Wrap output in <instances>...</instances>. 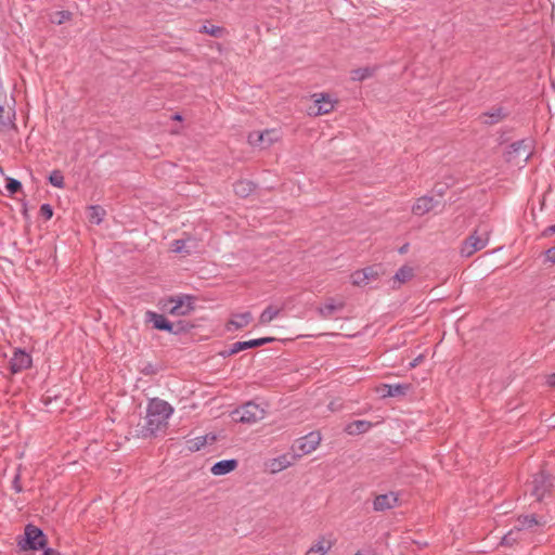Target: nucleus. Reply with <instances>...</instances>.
Instances as JSON below:
<instances>
[{
    "instance_id": "obj_9",
    "label": "nucleus",
    "mask_w": 555,
    "mask_h": 555,
    "mask_svg": "<svg viewBox=\"0 0 555 555\" xmlns=\"http://www.w3.org/2000/svg\"><path fill=\"white\" fill-rule=\"evenodd\" d=\"M314 102L313 107L309 108V115L320 116L331 113L335 108L337 100L331 98L328 93H314L312 94Z\"/></svg>"
},
{
    "instance_id": "obj_45",
    "label": "nucleus",
    "mask_w": 555,
    "mask_h": 555,
    "mask_svg": "<svg viewBox=\"0 0 555 555\" xmlns=\"http://www.w3.org/2000/svg\"><path fill=\"white\" fill-rule=\"evenodd\" d=\"M554 234H555V224L548 225L542 232V235L545 236V237L552 236Z\"/></svg>"
},
{
    "instance_id": "obj_11",
    "label": "nucleus",
    "mask_w": 555,
    "mask_h": 555,
    "mask_svg": "<svg viewBox=\"0 0 555 555\" xmlns=\"http://www.w3.org/2000/svg\"><path fill=\"white\" fill-rule=\"evenodd\" d=\"M31 364V356L25 350L16 348L10 359V371L12 374H17L29 369Z\"/></svg>"
},
{
    "instance_id": "obj_43",
    "label": "nucleus",
    "mask_w": 555,
    "mask_h": 555,
    "mask_svg": "<svg viewBox=\"0 0 555 555\" xmlns=\"http://www.w3.org/2000/svg\"><path fill=\"white\" fill-rule=\"evenodd\" d=\"M273 340H274V338H273V337H262V338H256V339H254V341L256 343V344H255V346H256V347L263 346V345H266V344H268V343H271V341H273Z\"/></svg>"
},
{
    "instance_id": "obj_29",
    "label": "nucleus",
    "mask_w": 555,
    "mask_h": 555,
    "mask_svg": "<svg viewBox=\"0 0 555 555\" xmlns=\"http://www.w3.org/2000/svg\"><path fill=\"white\" fill-rule=\"evenodd\" d=\"M274 138L275 129H269L264 131H254L248 134V143L251 145H260L263 143L266 135H271Z\"/></svg>"
},
{
    "instance_id": "obj_23",
    "label": "nucleus",
    "mask_w": 555,
    "mask_h": 555,
    "mask_svg": "<svg viewBox=\"0 0 555 555\" xmlns=\"http://www.w3.org/2000/svg\"><path fill=\"white\" fill-rule=\"evenodd\" d=\"M345 304L343 301L335 302L334 299H328L323 306H321L318 311L319 314L324 318H331L336 311H339L344 308Z\"/></svg>"
},
{
    "instance_id": "obj_2",
    "label": "nucleus",
    "mask_w": 555,
    "mask_h": 555,
    "mask_svg": "<svg viewBox=\"0 0 555 555\" xmlns=\"http://www.w3.org/2000/svg\"><path fill=\"white\" fill-rule=\"evenodd\" d=\"M490 227L487 223L479 224L476 230L463 242L461 255L470 257L485 248L489 242Z\"/></svg>"
},
{
    "instance_id": "obj_14",
    "label": "nucleus",
    "mask_w": 555,
    "mask_h": 555,
    "mask_svg": "<svg viewBox=\"0 0 555 555\" xmlns=\"http://www.w3.org/2000/svg\"><path fill=\"white\" fill-rule=\"evenodd\" d=\"M145 321L152 323L153 327L159 331L173 332V324L169 322L163 314L154 311H146Z\"/></svg>"
},
{
    "instance_id": "obj_25",
    "label": "nucleus",
    "mask_w": 555,
    "mask_h": 555,
    "mask_svg": "<svg viewBox=\"0 0 555 555\" xmlns=\"http://www.w3.org/2000/svg\"><path fill=\"white\" fill-rule=\"evenodd\" d=\"M234 193L240 197H247L255 191V184L248 180H240L233 185Z\"/></svg>"
},
{
    "instance_id": "obj_42",
    "label": "nucleus",
    "mask_w": 555,
    "mask_h": 555,
    "mask_svg": "<svg viewBox=\"0 0 555 555\" xmlns=\"http://www.w3.org/2000/svg\"><path fill=\"white\" fill-rule=\"evenodd\" d=\"M545 261L555 263V246L545 251Z\"/></svg>"
},
{
    "instance_id": "obj_22",
    "label": "nucleus",
    "mask_w": 555,
    "mask_h": 555,
    "mask_svg": "<svg viewBox=\"0 0 555 555\" xmlns=\"http://www.w3.org/2000/svg\"><path fill=\"white\" fill-rule=\"evenodd\" d=\"M237 466V461L234 459L231 460H222L215 463L210 469L211 474L215 476H222L231 473Z\"/></svg>"
},
{
    "instance_id": "obj_37",
    "label": "nucleus",
    "mask_w": 555,
    "mask_h": 555,
    "mask_svg": "<svg viewBox=\"0 0 555 555\" xmlns=\"http://www.w3.org/2000/svg\"><path fill=\"white\" fill-rule=\"evenodd\" d=\"M199 33L202 34H208L212 37L219 38L223 34V28L215 25H203L199 29Z\"/></svg>"
},
{
    "instance_id": "obj_24",
    "label": "nucleus",
    "mask_w": 555,
    "mask_h": 555,
    "mask_svg": "<svg viewBox=\"0 0 555 555\" xmlns=\"http://www.w3.org/2000/svg\"><path fill=\"white\" fill-rule=\"evenodd\" d=\"M534 515H524L517 518V525L515 528L518 531H522L525 529L533 528L534 526L543 525Z\"/></svg>"
},
{
    "instance_id": "obj_16",
    "label": "nucleus",
    "mask_w": 555,
    "mask_h": 555,
    "mask_svg": "<svg viewBox=\"0 0 555 555\" xmlns=\"http://www.w3.org/2000/svg\"><path fill=\"white\" fill-rule=\"evenodd\" d=\"M436 206V202L431 196H422L416 199L412 206V214L415 216H424L431 211Z\"/></svg>"
},
{
    "instance_id": "obj_31",
    "label": "nucleus",
    "mask_w": 555,
    "mask_h": 555,
    "mask_svg": "<svg viewBox=\"0 0 555 555\" xmlns=\"http://www.w3.org/2000/svg\"><path fill=\"white\" fill-rule=\"evenodd\" d=\"M89 210H90V212H89L90 221L95 224H100L104 219L105 210L101 206H98V205L91 206L89 208Z\"/></svg>"
},
{
    "instance_id": "obj_3",
    "label": "nucleus",
    "mask_w": 555,
    "mask_h": 555,
    "mask_svg": "<svg viewBox=\"0 0 555 555\" xmlns=\"http://www.w3.org/2000/svg\"><path fill=\"white\" fill-rule=\"evenodd\" d=\"M15 100L9 96L3 86L0 87V132L16 129Z\"/></svg>"
},
{
    "instance_id": "obj_5",
    "label": "nucleus",
    "mask_w": 555,
    "mask_h": 555,
    "mask_svg": "<svg viewBox=\"0 0 555 555\" xmlns=\"http://www.w3.org/2000/svg\"><path fill=\"white\" fill-rule=\"evenodd\" d=\"M322 440L319 431H311L308 435L298 438L293 444V459H299L302 455L310 454L320 446Z\"/></svg>"
},
{
    "instance_id": "obj_4",
    "label": "nucleus",
    "mask_w": 555,
    "mask_h": 555,
    "mask_svg": "<svg viewBox=\"0 0 555 555\" xmlns=\"http://www.w3.org/2000/svg\"><path fill=\"white\" fill-rule=\"evenodd\" d=\"M17 545L22 551L43 550L47 545V537L40 528L28 524L24 529V535L18 539Z\"/></svg>"
},
{
    "instance_id": "obj_49",
    "label": "nucleus",
    "mask_w": 555,
    "mask_h": 555,
    "mask_svg": "<svg viewBox=\"0 0 555 555\" xmlns=\"http://www.w3.org/2000/svg\"><path fill=\"white\" fill-rule=\"evenodd\" d=\"M354 555H364L362 552L358 551Z\"/></svg>"
},
{
    "instance_id": "obj_30",
    "label": "nucleus",
    "mask_w": 555,
    "mask_h": 555,
    "mask_svg": "<svg viewBox=\"0 0 555 555\" xmlns=\"http://www.w3.org/2000/svg\"><path fill=\"white\" fill-rule=\"evenodd\" d=\"M192 240L190 237L188 238H180V240H175L172 243H171V249L172 251L177 253V254H186V255H190L192 253V249L190 248V246L188 245Z\"/></svg>"
},
{
    "instance_id": "obj_6",
    "label": "nucleus",
    "mask_w": 555,
    "mask_h": 555,
    "mask_svg": "<svg viewBox=\"0 0 555 555\" xmlns=\"http://www.w3.org/2000/svg\"><path fill=\"white\" fill-rule=\"evenodd\" d=\"M165 309L171 315H188L194 310V298L189 295L171 297L165 305Z\"/></svg>"
},
{
    "instance_id": "obj_39",
    "label": "nucleus",
    "mask_w": 555,
    "mask_h": 555,
    "mask_svg": "<svg viewBox=\"0 0 555 555\" xmlns=\"http://www.w3.org/2000/svg\"><path fill=\"white\" fill-rule=\"evenodd\" d=\"M140 372L145 376H152L159 372V367L151 362H147L141 366Z\"/></svg>"
},
{
    "instance_id": "obj_40",
    "label": "nucleus",
    "mask_w": 555,
    "mask_h": 555,
    "mask_svg": "<svg viewBox=\"0 0 555 555\" xmlns=\"http://www.w3.org/2000/svg\"><path fill=\"white\" fill-rule=\"evenodd\" d=\"M372 75V72L370 68H359L352 72V79L353 80H364L365 78L370 77Z\"/></svg>"
},
{
    "instance_id": "obj_17",
    "label": "nucleus",
    "mask_w": 555,
    "mask_h": 555,
    "mask_svg": "<svg viewBox=\"0 0 555 555\" xmlns=\"http://www.w3.org/2000/svg\"><path fill=\"white\" fill-rule=\"evenodd\" d=\"M334 545V541L322 535L308 548L305 555H325Z\"/></svg>"
},
{
    "instance_id": "obj_10",
    "label": "nucleus",
    "mask_w": 555,
    "mask_h": 555,
    "mask_svg": "<svg viewBox=\"0 0 555 555\" xmlns=\"http://www.w3.org/2000/svg\"><path fill=\"white\" fill-rule=\"evenodd\" d=\"M531 485V494L538 501H541L551 491L553 486L551 476L543 470L533 476Z\"/></svg>"
},
{
    "instance_id": "obj_20",
    "label": "nucleus",
    "mask_w": 555,
    "mask_h": 555,
    "mask_svg": "<svg viewBox=\"0 0 555 555\" xmlns=\"http://www.w3.org/2000/svg\"><path fill=\"white\" fill-rule=\"evenodd\" d=\"M507 116L505 109L501 106L493 107L490 111L482 114L481 118H483L482 122L488 126L495 125L502 121Z\"/></svg>"
},
{
    "instance_id": "obj_35",
    "label": "nucleus",
    "mask_w": 555,
    "mask_h": 555,
    "mask_svg": "<svg viewBox=\"0 0 555 555\" xmlns=\"http://www.w3.org/2000/svg\"><path fill=\"white\" fill-rule=\"evenodd\" d=\"M22 464H20L16 468V473L13 477V480H12V489L16 492V493H22L24 491L23 489V486H22Z\"/></svg>"
},
{
    "instance_id": "obj_8",
    "label": "nucleus",
    "mask_w": 555,
    "mask_h": 555,
    "mask_svg": "<svg viewBox=\"0 0 555 555\" xmlns=\"http://www.w3.org/2000/svg\"><path fill=\"white\" fill-rule=\"evenodd\" d=\"M383 273V269L379 264L370 266L354 271L351 274V283L354 286L364 287L376 281Z\"/></svg>"
},
{
    "instance_id": "obj_18",
    "label": "nucleus",
    "mask_w": 555,
    "mask_h": 555,
    "mask_svg": "<svg viewBox=\"0 0 555 555\" xmlns=\"http://www.w3.org/2000/svg\"><path fill=\"white\" fill-rule=\"evenodd\" d=\"M253 320L250 312L234 313L227 324L228 331H237L246 327Z\"/></svg>"
},
{
    "instance_id": "obj_7",
    "label": "nucleus",
    "mask_w": 555,
    "mask_h": 555,
    "mask_svg": "<svg viewBox=\"0 0 555 555\" xmlns=\"http://www.w3.org/2000/svg\"><path fill=\"white\" fill-rule=\"evenodd\" d=\"M242 423L254 424L264 418L266 411L259 404L249 401L234 412Z\"/></svg>"
},
{
    "instance_id": "obj_33",
    "label": "nucleus",
    "mask_w": 555,
    "mask_h": 555,
    "mask_svg": "<svg viewBox=\"0 0 555 555\" xmlns=\"http://www.w3.org/2000/svg\"><path fill=\"white\" fill-rule=\"evenodd\" d=\"M48 180L55 188L63 189L65 186L64 176L59 169L51 171Z\"/></svg>"
},
{
    "instance_id": "obj_15",
    "label": "nucleus",
    "mask_w": 555,
    "mask_h": 555,
    "mask_svg": "<svg viewBox=\"0 0 555 555\" xmlns=\"http://www.w3.org/2000/svg\"><path fill=\"white\" fill-rule=\"evenodd\" d=\"M410 389V384H383L378 387L382 397H402Z\"/></svg>"
},
{
    "instance_id": "obj_38",
    "label": "nucleus",
    "mask_w": 555,
    "mask_h": 555,
    "mask_svg": "<svg viewBox=\"0 0 555 555\" xmlns=\"http://www.w3.org/2000/svg\"><path fill=\"white\" fill-rule=\"evenodd\" d=\"M5 188L10 194H15L22 190V183L14 178H7Z\"/></svg>"
},
{
    "instance_id": "obj_27",
    "label": "nucleus",
    "mask_w": 555,
    "mask_h": 555,
    "mask_svg": "<svg viewBox=\"0 0 555 555\" xmlns=\"http://www.w3.org/2000/svg\"><path fill=\"white\" fill-rule=\"evenodd\" d=\"M372 427V424L367 421H354L348 424L346 430L350 435H359L366 433Z\"/></svg>"
},
{
    "instance_id": "obj_32",
    "label": "nucleus",
    "mask_w": 555,
    "mask_h": 555,
    "mask_svg": "<svg viewBox=\"0 0 555 555\" xmlns=\"http://www.w3.org/2000/svg\"><path fill=\"white\" fill-rule=\"evenodd\" d=\"M207 440H208V436H199L194 439H190L186 442L188 450L191 452H196V451L201 450V448H203L207 443Z\"/></svg>"
},
{
    "instance_id": "obj_21",
    "label": "nucleus",
    "mask_w": 555,
    "mask_h": 555,
    "mask_svg": "<svg viewBox=\"0 0 555 555\" xmlns=\"http://www.w3.org/2000/svg\"><path fill=\"white\" fill-rule=\"evenodd\" d=\"M414 275V270L410 266H402L399 268V270L396 272V274L392 278V288H399L402 284L409 282Z\"/></svg>"
},
{
    "instance_id": "obj_13",
    "label": "nucleus",
    "mask_w": 555,
    "mask_h": 555,
    "mask_svg": "<svg viewBox=\"0 0 555 555\" xmlns=\"http://www.w3.org/2000/svg\"><path fill=\"white\" fill-rule=\"evenodd\" d=\"M399 493L389 492L385 494H378L373 501V508L376 512H384L398 505Z\"/></svg>"
},
{
    "instance_id": "obj_46",
    "label": "nucleus",
    "mask_w": 555,
    "mask_h": 555,
    "mask_svg": "<svg viewBox=\"0 0 555 555\" xmlns=\"http://www.w3.org/2000/svg\"><path fill=\"white\" fill-rule=\"evenodd\" d=\"M42 555H60V553L53 548L44 547Z\"/></svg>"
},
{
    "instance_id": "obj_36",
    "label": "nucleus",
    "mask_w": 555,
    "mask_h": 555,
    "mask_svg": "<svg viewBox=\"0 0 555 555\" xmlns=\"http://www.w3.org/2000/svg\"><path fill=\"white\" fill-rule=\"evenodd\" d=\"M73 14L69 11H57L51 16V22L61 25L72 18Z\"/></svg>"
},
{
    "instance_id": "obj_19",
    "label": "nucleus",
    "mask_w": 555,
    "mask_h": 555,
    "mask_svg": "<svg viewBox=\"0 0 555 555\" xmlns=\"http://www.w3.org/2000/svg\"><path fill=\"white\" fill-rule=\"evenodd\" d=\"M295 460L296 459H293V455L289 456L287 454H283L270 460L268 463V468L270 469L271 473L275 474L292 466Z\"/></svg>"
},
{
    "instance_id": "obj_12",
    "label": "nucleus",
    "mask_w": 555,
    "mask_h": 555,
    "mask_svg": "<svg viewBox=\"0 0 555 555\" xmlns=\"http://www.w3.org/2000/svg\"><path fill=\"white\" fill-rule=\"evenodd\" d=\"M530 155V145L525 140H520L509 145V149L507 151V160L512 162L517 157L522 162H527Z\"/></svg>"
},
{
    "instance_id": "obj_1",
    "label": "nucleus",
    "mask_w": 555,
    "mask_h": 555,
    "mask_svg": "<svg viewBox=\"0 0 555 555\" xmlns=\"http://www.w3.org/2000/svg\"><path fill=\"white\" fill-rule=\"evenodd\" d=\"M173 413V408L165 400L153 398L146 408V423L143 428V437L154 436L165 430L168 420Z\"/></svg>"
},
{
    "instance_id": "obj_28",
    "label": "nucleus",
    "mask_w": 555,
    "mask_h": 555,
    "mask_svg": "<svg viewBox=\"0 0 555 555\" xmlns=\"http://www.w3.org/2000/svg\"><path fill=\"white\" fill-rule=\"evenodd\" d=\"M282 311V308H276L274 306H268L259 315L260 324H268L272 322Z\"/></svg>"
},
{
    "instance_id": "obj_48",
    "label": "nucleus",
    "mask_w": 555,
    "mask_h": 555,
    "mask_svg": "<svg viewBox=\"0 0 555 555\" xmlns=\"http://www.w3.org/2000/svg\"><path fill=\"white\" fill-rule=\"evenodd\" d=\"M172 119H173V120H178V121H180V120H182V116H181L180 114H175V115L172 116Z\"/></svg>"
},
{
    "instance_id": "obj_41",
    "label": "nucleus",
    "mask_w": 555,
    "mask_h": 555,
    "mask_svg": "<svg viewBox=\"0 0 555 555\" xmlns=\"http://www.w3.org/2000/svg\"><path fill=\"white\" fill-rule=\"evenodd\" d=\"M39 212H40V216L43 217L46 220L51 219L53 216V209H52L51 205H49V204H42L40 206Z\"/></svg>"
},
{
    "instance_id": "obj_44",
    "label": "nucleus",
    "mask_w": 555,
    "mask_h": 555,
    "mask_svg": "<svg viewBox=\"0 0 555 555\" xmlns=\"http://www.w3.org/2000/svg\"><path fill=\"white\" fill-rule=\"evenodd\" d=\"M280 139L279 132L275 130L274 139L271 135H266L263 143L267 145H271L273 142H276Z\"/></svg>"
},
{
    "instance_id": "obj_47",
    "label": "nucleus",
    "mask_w": 555,
    "mask_h": 555,
    "mask_svg": "<svg viewBox=\"0 0 555 555\" xmlns=\"http://www.w3.org/2000/svg\"><path fill=\"white\" fill-rule=\"evenodd\" d=\"M546 383L548 386L555 387V373L547 376Z\"/></svg>"
},
{
    "instance_id": "obj_26",
    "label": "nucleus",
    "mask_w": 555,
    "mask_h": 555,
    "mask_svg": "<svg viewBox=\"0 0 555 555\" xmlns=\"http://www.w3.org/2000/svg\"><path fill=\"white\" fill-rule=\"evenodd\" d=\"M254 339L246 340V341H236L230 346V348L225 351H223L221 354L223 357H230L233 356L240 351L249 349V348H256Z\"/></svg>"
},
{
    "instance_id": "obj_34",
    "label": "nucleus",
    "mask_w": 555,
    "mask_h": 555,
    "mask_svg": "<svg viewBox=\"0 0 555 555\" xmlns=\"http://www.w3.org/2000/svg\"><path fill=\"white\" fill-rule=\"evenodd\" d=\"M519 533L520 531H518L515 527L513 529H511L503 538H502V541H501V544L502 545H506V546H512L514 545L518 539H519Z\"/></svg>"
}]
</instances>
